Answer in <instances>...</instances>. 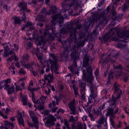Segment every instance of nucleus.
<instances>
[{
    "label": "nucleus",
    "mask_w": 129,
    "mask_h": 129,
    "mask_svg": "<svg viewBox=\"0 0 129 129\" xmlns=\"http://www.w3.org/2000/svg\"><path fill=\"white\" fill-rule=\"evenodd\" d=\"M76 28H62L60 30V34H68L70 33L71 34L70 41H65L64 44L62 43L63 47L67 44H71V42H74L75 43L76 45L73 47V52L71 53V57L74 60H78L79 59V52L77 51L76 50H78L80 47H83L84 46V41L81 40L83 38H85V34H82V35H79L77 32L76 31Z\"/></svg>",
    "instance_id": "f257e3e1"
},
{
    "label": "nucleus",
    "mask_w": 129,
    "mask_h": 129,
    "mask_svg": "<svg viewBox=\"0 0 129 129\" xmlns=\"http://www.w3.org/2000/svg\"><path fill=\"white\" fill-rule=\"evenodd\" d=\"M52 18V25H46V30L44 31V36H40L37 39L36 42L38 43L37 46H39L41 49H43V50H47V45H46V43L47 41L45 40V36L48 35L49 34V30H51L52 33H50L48 34L49 38L51 40H54L55 38L58 37L57 36V33L55 31V25H56V23L58 24H62L63 23V21L64 18L63 16L60 14H58L56 15H54L51 17Z\"/></svg>",
    "instance_id": "f03ea898"
},
{
    "label": "nucleus",
    "mask_w": 129,
    "mask_h": 129,
    "mask_svg": "<svg viewBox=\"0 0 129 129\" xmlns=\"http://www.w3.org/2000/svg\"><path fill=\"white\" fill-rule=\"evenodd\" d=\"M114 88L115 90L114 94L116 95L115 96H113L112 100L108 101L107 103L110 105H113L114 107L113 108L109 109L107 112V113L109 115H110V125H112L113 128H116V127H121V122H119V123L115 126V123H114V117L113 116L115 114V113H117L118 112V107H116V105L118 103V99L120 97V95L122 91L120 90V87L119 85L116 84L114 85Z\"/></svg>",
    "instance_id": "7ed1b4c3"
},
{
    "label": "nucleus",
    "mask_w": 129,
    "mask_h": 129,
    "mask_svg": "<svg viewBox=\"0 0 129 129\" xmlns=\"http://www.w3.org/2000/svg\"><path fill=\"white\" fill-rule=\"evenodd\" d=\"M118 31H119V27L112 28L111 30H110L109 32L104 36V41H108V39L109 38H110V36H111V35H114V34H115V32H116L117 35L118 37V38L116 37H113L112 40L113 41H121L122 42L127 43V42H128L129 38V30H124L121 33H119Z\"/></svg>",
    "instance_id": "20e7f679"
},
{
    "label": "nucleus",
    "mask_w": 129,
    "mask_h": 129,
    "mask_svg": "<svg viewBox=\"0 0 129 129\" xmlns=\"http://www.w3.org/2000/svg\"><path fill=\"white\" fill-rule=\"evenodd\" d=\"M38 51V50L37 49L36 51V56L38 59L39 60L40 63H41V64H44V63L45 65L47 66L48 68L46 70V72H48L49 70V66L50 65V66H51L52 71L55 72V74H58V73H59L58 72V68H59V66L57 64V61H58V57L55 56V54L51 53L49 54L50 58H52V59L54 60V61H53L51 59L45 61V60L43 59L42 54L39 53Z\"/></svg>",
    "instance_id": "39448f33"
},
{
    "label": "nucleus",
    "mask_w": 129,
    "mask_h": 129,
    "mask_svg": "<svg viewBox=\"0 0 129 129\" xmlns=\"http://www.w3.org/2000/svg\"><path fill=\"white\" fill-rule=\"evenodd\" d=\"M89 61V57L85 56L83 60V66L82 68L83 73V81L89 82L90 84L92 83V81L94 80V78L92 77V68L91 66L88 64Z\"/></svg>",
    "instance_id": "423d86ee"
},
{
    "label": "nucleus",
    "mask_w": 129,
    "mask_h": 129,
    "mask_svg": "<svg viewBox=\"0 0 129 129\" xmlns=\"http://www.w3.org/2000/svg\"><path fill=\"white\" fill-rule=\"evenodd\" d=\"M33 85L34 82H33L32 81H30L29 86L28 87V90H29L30 92H32L31 98L33 102L34 103V106L36 107V106L38 105L39 106L37 107V109H38V110H42V109L44 108V105L43 104L46 102V98H47V97H44L42 96L39 99L37 100H36L33 92L37 91L38 89L33 88Z\"/></svg>",
    "instance_id": "0eeeda50"
},
{
    "label": "nucleus",
    "mask_w": 129,
    "mask_h": 129,
    "mask_svg": "<svg viewBox=\"0 0 129 129\" xmlns=\"http://www.w3.org/2000/svg\"><path fill=\"white\" fill-rule=\"evenodd\" d=\"M69 2H72V3L70 5L65 4L62 3L61 6L62 9L64 11V13H66L67 11H69L70 14H72L74 10H77V7L80 6V2H78V0H68Z\"/></svg>",
    "instance_id": "6e6552de"
},
{
    "label": "nucleus",
    "mask_w": 129,
    "mask_h": 129,
    "mask_svg": "<svg viewBox=\"0 0 129 129\" xmlns=\"http://www.w3.org/2000/svg\"><path fill=\"white\" fill-rule=\"evenodd\" d=\"M57 8H56V6L51 7L50 11H49V12H47V9L46 8H43L39 15H38L36 18L35 21H38V22H44V21H45V17H46V15H50L51 13V14H55Z\"/></svg>",
    "instance_id": "1a4fd4ad"
},
{
    "label": "nucleus",
    "mask_w": 129,
    "mask_h": 129,
    "mask_svg": "<svg viewBox=\"0 0 129 129\" xmlns=\"http://www.w3.org/2000/svg\"><path fill=\"white\" fill-rule=\"evenodd\" d=\"M12 82L11 79H8L5 81H2L0 83V89H3L4 88V89H6L8 92V94H11L15 91V88L14 86H11L9 84Z\"/></svg>",
    "instance_id": "9d476101"
},
{
    "label": "nucleus",
    "mask_w": 129,
    "mask_h": 129,
    "mask_svg": "<svg viewBox=\"0 0 129 129\" xmlns=\"http://www.w3.org/2000/svg\"><path fill=\"white\" fill-rule=\"evenodd\" d=\"M49 110H46L42 113V114H44V116L47 115V120L46 121V123H45V125L46 126H50V125H55V121H56V118L54 117L52 114H49Z\"/></svg>",
    "instance_id": "9b49d317"
},
{
    "label": "nucleus",
    "mask_w": 129,
    "mask_h": 129,
    "mask_svg": "<svg viewBox=\"0 0 129 129\" xmlns=\"http://www.w3.org/2000/svg\"><path fill=\"white\" fill-rule=\"evenodd\" d=\"M29 115L30 117H31L32 121H33L34 123L30 122L28 121V124L30 127H35L36 128H38V117L35 115V113H34L32 111H29Z\"/></svg>",
    "instance_id": "f8f14e48"
},
{
    "label": "nucleus",
    "mask_w": 129,
    "mask_h": 129,
    "mask_svg": "<svg viewBox=\"0 0 129 129\" xmlns=\"http://www.w3.org/2000/svg\"><path fill=\"white\" fill-rule=\"evenodd\" d=\"M8 43H3L2 44L3 46H4V49L0 50V56H3V57H7L9 56V55H12V54H14V50H10L9 48V45H6ZM0 61H2V59L0 57Z\"/></svg>",
    "instance_id": "ddd939ff"
},
{
    "label": "nucleus",
    "mask_w": 129,
    "mask_h": 129,
    "mask_svg": "<svg viewBox=\"0 0 129 129\" xmlns=\"http://www.w3.org/2000/svg\"><path fill=\"white\" fill-rule=\"evenodd\" d=\"M98 124L97 127L99 129H108V126L107 125V122H106V119L103 116H101L100 119L98 120Z\"/></svg>",
    "instance_id": "4468645a"
},
{
    "label": "nucleus",
    "mask_w": 129,
    "mask_h": 129,
    "mask_svg": "<svg viewBox=\"0 0 129 129\" xmlns=\"http://www.w3.org/2000/svg\"><path fill=\"white\" fill-rule=\"evenodd\" d=\"M54 80V76H53L51 74H49L48 75L44 76V80H42L41 82V83L42 84L43 86L47 83V81L48 82L47 83V86H50L51 87V83L53 82Z\"/></svg>",
    "instance_id": "2eb2a0df"
},
{
    "label": "nucleus",
    "mask_w": 129,
    "mask_h": 129,
    "mask_svg": "<svg viewBox=\"0 0 129 129\" xmlns=\"http://www.w3.org/2000/svg\"><path fill=\"white\" fill-rule=\"evenodd\" d=\"M77 103V102H75V99H74L73 101L71 102L69 104V107L71 109L70 114H74V115H76L78 114L76 110L75 109V105Z\"/></svg>",
    "instance_id": "dca6fc26"
},
{
    "label": "nucleus",
    "mask_w": 129,
    "mask_h": 129,
    "mask_svg": "<svg viewBox=\"0 0 129 129\" xmlns=\"http://www.w3.org/2000/svg\"><path fill=\"white\" fill-rule=\"evenodd\" d=\"M23 61H21L22 66H24L25 68H26V69H31L32 68V66H33V63H29L25 64L24 63H26V62L28 61V60L29 59V55L28 54H25L23 57H22Z\"/></svg>",
    "instance_id": "f3484780"
},
{
    "label": "nucleus",
    "mask_w": 129,
    "mask_h": 129,
    "mask_svg": "<svg viewBox=\"0 0 129 129\" xmlns=\"http://www.w3.org/2000/svg\"><path fill=\"white\" fill-rule=\"evenodd\" d=\"M24 80H25V78H20L19 79L18 82L15 84L16 87V91H19L20 90H22V89H24V85H25Z\"/></svg>",
    "instance_id": "a211bd4d"
},
{
    "label": "nucleus",
    "mask_w": 129,
    "mask_h": 129,
    "mask_svg": "<svg viewBox=\"0 0 129 129\" xmlns=\"http://www.w3.org/2000/svg\"><path fill=\"white\" fill-rule=\"evenodd\" d=\"M72 128L73 129H87V126L86 124L84 123L82 124L81 122H78L76 125V123H74L72 124Z\"/></svg>",
    "instance_id": "6ab92c4d"
},
{
    "label": "nucleus",
    "mask_w": 129,
    "mask_h": 129,
    "mask_svg": "<svg viewBox=\"0 0 129 129\" xmlns=\"http://www.w3.org/2000/svg\"><path fill=\"white\" fill-rule=\"evenodd\" d=\"M18 120L19 124L22 125V126H25V121H24V118H23V116L24 115V111H22V113L18 112Z\"/></svg>",
    "instance_id": "aec40b11"
},
{
    "label": "nucleus",
    "mask_w": 129,
    "mask_h": 129,
    "mask_svg": "<svg viewBox=\"0 0 129 129\" xmlns=\"http://www.w3.org/2000/svg\"><path fill=\"white\" fill-rule=\"evenodd\" d=\"M12 19L14 20L15 25H16V24H20L21 21H24V22H26V15H25V13H23L22 19H21V17H17L16 16L13 17Z\"/></svg>",
    "instance_id": "412c9836"
},
{
    "label": "nucleus",
    "mask_w": 129,
    "mask_h": 129,
    "mask_svg": "<svg viewBox=\"0 0 129 129\" xmlns=\"http://www.w3.org/2000/svg\"><path fill=\"white\" fill-rule=\"evenodd\" d=\"M14 127H15V123L14 122L7 120L5 121V129H14Z\"/></svg>",
    "instance_id": "4be33fe9"
},
{
    "label": "nucleus",
    "mask_w": 129,
    "mask_h": 129,
    "mask_svg": "<svg viewBox=\"0 0 129 129\" xmlns=\"http://www.w3.org/2000/svg\"><path fill=\"white\" fill-rule=\"evenodd\" d=\"M20 96L22 98V100L23 102L24 105H27L29 106V107H32V103L30 102H28V98H27V96H23V95L21 94H20Z\"/></svg>",
    "instance_id": "5701e85b"
},
{
    "label": "nucleus",
    "mask_w": 129,
    "mask_h": 129,
    "mask_svg": "<svg viewBox=\"0 0 129 129\" xmlns=\"http://www.w3.org/2000/svg\"><path fill=\"white\" fill-rule=\"evenodd\" d=\"M90 89L91 90V94L89 97V102H91V100H92V99H94L95 101H96V100H95V98H96V96H97L96 93H94V92H93V90H92V86H91L90 87Z\"/></svg>",
    "instance_id": "b1692460"
},
{
    "label": "nucleus",
    "mask_w": 129,
    "mask_h": 129,
    "mask_svg": "<svg viewBox=\"0 0 129 129\" xmlns=\"http://www.w3.org/2000/svg\"><path fill=\"white\" fill-rule=\"evenodd\" d=\"M100 20H101V22L99 23V26H100L102 25L103 26H104V25H106L108 23V21L107 20V19H106V17H105L103 15H101L100 17Z\"/></svg>",
    "instance_id": "393cba45"
},
{
    "label": "nucleus",
    "mask_w": 129,
    "mask_h": 129,
    "mask_svg": "<svg viewBox=\"0 0 129 129\" xmlns=\"http://www.w3.org/2000/svg\"><path fill=\"white\" fill-rule=\"evenodd\" d=\"M80 92L82 97L84 99L85 98V83H83V86H81Z\"/></svg>",
    "instance_id": "a878e982"
},
{
    "label": "nucleus",
    "mask_w": 129,
    "mask_h": 129,
    "mask_svg": "<svg viewBox=\"0 0 129 129\" xmlns=\"http://www.w3.org/2000/svg\"><path fill=\"white\" fill-rule=\"evenodd\" d=\"M68 69L70 70V71H71V72H72L73 74H77L78 75L79 73L78 71L76 72V69H77V67H76L74 68L73 67L70 66L68 67Z\"/></svg>",
    "instance_id": "bb28decb"
},
{
    "label": "nucleus",
    "mask_w": 129,
    "mask_h": 129,
    "mask_svg": "<svg viewBox=\"0 0 129 129\" xmlns=\"http://www.w3.org/2000/svg\"><path fill=\"white\" fill-rule=\"evenodd\" d=\"M19 7L21 10L26 11V10H27V3L25 2H21L19 4Z\"/></svg>",
    "instance_id": "cd10ccee"
},
{
    "label": "nucleus",
    "mask_w": 129,
    "mask_h": 129,
    "mask_svg": "<svg viewBox=\"0 0 129 129\" xmlns=\"http://www.w3.org/2000/svg\"><path fill=\"white\" fill-rule=\"evenodd\" d=\"M78 120V117L77 116H70V121L72 122L73 123H76V122Z\"/></svg>",
    "instance_id": "c85d7f7f"
},
{
    "label": "nucleus",
    "mask_w": 129,
    "mask_h": 129,
    "mask_svg": "<svg viewBox=\"0 0 129 129\" xmlns=\"http://www.w3.org/2000/svg\"><path fill=\"white\" fill-rule=\"evenodd\" d=\"M14 60H15V61H18V60H19V58H18V57H17L16 55H14L12 56L11 57H9L7 61L8 62H12V61H14Z\"/></svg>",
    "instance_id": "c756f323"
},
{
    "label": "nucleus",
    "mask_w": 129,
    "mask_h": 129,
    "mask_svg": "<svg viewBox=\"0 0 129 129\" xmlns=\"http://www.w3.org/2000/svg\"><path fill=\"white\" fill-rule=\"evenodd\" d=\"M49 2H50V0H45V4L46 5H48L49 3ZM39 5L40 4V7L43 6V4H44V0H38V2Z\"/></svg>",
    "instance_id": "7c9ffc66"
},
{
    "label": "nucleus",
    "mask_w": 129,
    "mask_h": 129,
    "mask_svg": "<svg viewBox=\"0 0 129 129\" xmlns=\"http://www.w3.org/2000/svg\"><path fill=\"white\" fill-rule=\"evenodd\" d=\"M15 70V67L14 66V64H12V66L9 67V71H10V72H12V74L14 75L16 74V71Z\"/></svg>",
    "instance_id": "2f4dec72"
},
{
    "label": "nucleus",
    "mask_w": 129,
    "mask_h": 129,
    "mask_svg": "<svg viewBox=\"0 0 129 129\" xmlns=\"http://www.w3.org/2000/svg\"><path fill=\"white\" fill-rule=\"evenodd\" d=\"M13 47L14 48V49L11 50V51H14V53H15V51H17L18 50H19V45L17 44H14L13 45Z\"/></svg>",
    "instance_id": "473e14b6"
},
{
    "label": "nucleus",
    "mask_w": 129,
    "mask_h": 129,
    "mask_svg": "<svg viewBox=\"0 0 129 129\" xmlns=\"http://www.w3.org/2000/svg\"><path fill=\"white\" fill-rule=\"evenodd\" d=\"M89 116L90 118H91V120L93 121H94V120H95V118H96V117H95V116L92 114H89Z\"/></svg>",
    "instance_id": "72a5a7b5"
},
{
    "label": "nucleus",
    "mask_w": 129,
    "mask_h": 129,
    "mask_svg": "<svg viewBox=\"0 0 129 129\" xmlns=\"http://www.w3.org/2000/svg\"><path fill=\"white\" fill-rule=\"evenodd\" d=\"M19 74H22V75H25V74H26V71H25V70H24V69L21 68L19 70Z\"/></svg>",
    "instance_id": "f704fd0d"
},
{
    "label": "nucleus",
    "mask_w": 129,
    "mask_h": 129,
    "mask_svg": "<svg viewBox=\"0 0 129 129\" xmlns=\"http://www.w3.org/2000/svg\"><path fill=\"white\" fill-rule=\"evenodd\" d=\"M59 103V99L56 98V102L55 101H52V105L53 106H56L57 104Z\"/></svg>",
    "instance_id": "c9c22d12"
},
{
    "label": "nucleus",
    "mask_w": 129,
    "mask_h": 129,
    "mask_svg": "<svg viewBox=\"0 0 129 129\" xmlns=\"http://www.w3.org/2000/svg\"><path fill=\"white\" fill-rule=\"evenodd\" d=\"M64 50L66 52V53H69V52H70V51H72V49H71V47L69 46V47H66L64 48Z\"/></svg>",
    "instance_id": "e433bc0d"
},
{
    "label": "nucleus",
    "mask_w": 129,
    "mask_h": 129,
    "mask_svg": "<svg viewBox=\"0 0 129 129\" xmlns=\"http://www.w3.org/2000/svg\"><path fill=\"white\" fill-rule=\"evenodd\" d=\"M104 4V0H100V2L98 4V8H100Z\"/></svg>",
    "instance_id": "4c0bfd02"
},
{
    "label": "nucleus",
    "mask_w": 129,
    "mask_h": 129,
    "mask_svg": "<svg viewBox=\"0 0 129 129\" xmlns=\"http://www.w3.org/2000/svg\"><path fill=\"white\" fill-rule=\"evenodd\" d=\"M118 48H120V49H123L124 47H125V45L121 44H117Z\"/></svg>",
    "instance_id": "58836bf2"
},
{
    "label": "nucleus",
    "mask_w": 129,
    "mask_h": 129,
    "mask_svg": "<svg viewBox=\"0 0 129 129\" xmlns=\"http://www.w3.org/2000/svg\"><path fill=\"white\" fill-rule=\"evenodd\" d=\"M0 115H1V116H2L3 118H5L6 119V118H8V116H7V115L4 114V113H3V112H2V111H0Z\"/></svg>",
    "instance_id": "ea45409f"
},
{
    "label": "nucleus",
    "mask_w": 129,
    "mask_h": 129,
    "mask_svg": "<svg viewBox=\"0 0 129 129\" xmlns=\"http://www.w3.org/2000/svg\"><path fill=\"white\" fill-rule=\"evenodd\" d=\"M94 74H95L96 77L97 78V76H98V75H99V70L97 69L96 70V71L95 72Z\"/></svg>",
    "instance_id": "a19ab883"
},
{
    "label": "nucleus",
    "mask_w": 129,
    "mask_h": 129,
    "mask_svg": "<svg viewBox=\"0 0 129 129\" xmlns=\"http://www.w3.org/2000/svg\"><path fill=\"white\" fill-rule=\"evenodd\" d=\"M120 75H123V73L121 72H117V74H116V77H119Z\"/></svg>",
    "instance_id": "79ce46f5"
},
{
    "label": "nucleus",
    "mask_w": 129,
    "mask_h": 129,
    "mask_svg": "<svg viewBox=\"0 0 129 129\" xmlns=\"http://www.w3.org/2000/svg\"><path fill=\"white\" fill-rule=\"evenodd\" d=\"M113 73L111 72L110 74H109L108 79L110 80L111 78H113Z\"/></svg>",
    "instance_id": "37998d69"
},
{
    "label": "nucleus",
    "mask_w": 129,
    "mask_h": 129,
    "mask_svg": "<svg viewBox=\"0 0 129 129\" xmlns=\"http://www.w3.org/2000/svg\"><path fill=\"white\" fill-rule=\"evenodd\" d=\"M57 109H58V107H53L51 109V112H55L57 110Z\"/></svg>",
    "instance_id": "c03bdc74"
},
{
    "label": "nucleus",
    "mask_w": 129,
    "mask_h": 129,
    "mask_svg": "<svg viewBox=\"0 0 129 129\" xmlns=\"http://www.w3.org/2000/svg\"><path fill=\"white\" fill-rule=\"evenodd\" d=\"M82 119L83 121H86L87 120V116L84 115Z\"/></svg>",
    "instance_id": "a18cd8bd"
},
{
    "label": "nucleus",
    "mask_w": 129,
    "mask_h": 129,
    "mask_svg": "<svg viewBox=\"0 0 129 129\" xmlns=\"http://www.w3.org/2000/svg\"><path fill=\"white\" fill-rule=\"evenodd\" d=\"M86 112L87 113H89V114H90V113L91 112V108H89L86 109Z\"/></svg>",
    "instance_id": "49530a36"
},
{
    "label": "nucleus",
    "mask_w": 129,
    "mask_h": 129,
    "mask_svg": "<svg viewBox=\"0 0 129 129\" xmlns=\"http://www.w3.org/2000/svg\"><path fill=\"white\" fill-rule=\"evenodd\" d=\"M15 66L17 67V68H21V62H17L15 64Z\"/></svg>",
    "instance_id": "de8ad7c7"
},
{
    "label": "nucleus",
    "mask_w": 129,
    "mask_h": 129,
    "mask_svg": "<svg viewBox=\"0 0 129 129\" xmlns=\"http://www.w3.org/2000/svg\"><path fill=\"white\" fill-rule=\"evenodd\" d=\"M59 112H61V113H64V110L60 108L57 111V114L59 113Z\"/></svg>",
    "instance_id": "09e8293b"
},
{
    "label": "nucleus",
    "mask_w": 129,
    "mask_h": 129,
    "mask_svg": "<svg viewBox=\"0 0 129 129\" xmlns=\"http://www.w3.org/2000/svg\"><path fill=\"white\" fill-rule=\"evenodd\" d=\"M64 125H66V126H67L68 128H70V127H69V124L68 123V122L66 121L64 123Z\"/></svg>",
    "instance_id": "8fccbe9b"
},
{
    "label": "nucleus",
    "mask_w": 129,
    "mask_h": 129,
    "mask_svg": "<svg viewBox=\"0 0 129 129\" xmlns=\"http://www.w3.org/2000/svg\"><path fill=\"white\" fill-rule=\"evenodd\" d=\"M93 33L94 34L95 36H98V32L96 31V29H95L93 32Z\"/></svg>",
    "instance_id": "3c124183"
},
{
    "label": "nucleus",
    "mask_w": 129,
    "mask_h": 129,
    "mask_svg": "<svg viewBox=\"0 0 129 129\" xmlns=\"http://www.w3.org/2000/svg\"><path fill=\"white\" fill-rule=\"evenodd\" d=\"M30 26H32V23L31 22H27V23L25 25V27H30Z\"/></svg>",
    "instance_id": "603ef678"
},
{
    "label": "nucleus",
    "mask_w": 129,
    "mask_h": 129,
    "mask_svg": "<svg viewBox=\"0 0 129 129\" xmlns=\"http://www.w3.org/2000/svg\"><path fill=\"white\" fill-rule=\"evenodd\" d=\"M32 74L34 75V76H37L38 75V73L34 71H32Z\"/></svg>",
    "instance_id": "864d4df0"
},
{
    "label": "nucleus",
    "mask_w": 129,
    "mask_h": 129,
    "mask_svg": "<svg viewBox=\"0 0 129 129\" xmlns=\"http://www.w3.org/2000/svg\"><path fill=\"white\" fill-rule=\"evenodd\" d=\"M114 69H121V66H114Z\"/></svg>",
    "instance_id": "5fc2aeb1"
},
{
    "label": "nucleus",
    "mask_w": 129,
    "mask_h": 129,
    "mask_svg": "<svg viewBox=\"0 0 129 129\" xmlns=\"http://www.w3.org/2000/svg\"><path fill=\"white\" fill-rule=\"evenodd\" d=\"M123 80L124 82H126V81H127V77H126V75H125V76L123 78Z\"/></svg>",
    "instance_id": "6e6d98bb"
},
{
    "label": "nucleus",
    "mask_w": 129,
    "mask_h": 129,
    "mask_svg": "<svg viewBox=\"0 0 129 129\" xmlns=\"http://www.w3.org/2000/svg\"><path fill=\"white\" fill-rule=\"evenodd\" d=\"M119 55V52H117V54L113 55L114 58H117V56Z\"/></svg>",
    "instance_id": "4d7b16f0"
},
{
    "label": "nucleus",
    "mask_w": 129,
    "mask_h": 129,
    "mask_svg": "<svg viewBox=\"0 0 129 129\" xmlns=\"http://www.w3.org/2000/svg\"><path fill=\"white\" fill-rule=\"evenodd\" d=\"M28 46L29 48H31V47L33 46V43H32V42H29Z\"/></svg>",
    "instance_id": "13d9d810"
},
{
    "label": "nucleus",
    "mask_w": 129,
    "mask_h": 129,
    "mask_svg": "<svg viewBox=\"0 0 129 129\" xmlns=\"http://www.w3.org/2000/svg\"><path fill=\"white\" fill-rule=\"evenodd\" d=\"M32 4H33V5H36V4H37V1L32 0Z\"/></svg>",
    "instance_id": "bf43d9fd"
},
{
    "label": "nucleus",
    "mask_w": 129,
    "mask_h": 129,
    "mask_svg": "<svg viewBox=\"0 0 129 129\" xmlns=\"http://www.w3.org/2000/svg\"><path fill=\"white\" fill-rule=\"evenodd\" d=\"M45 93L47 95H49V94H50V89H48V91H45Z\"/></svg>",
    "instance_id": "052dcab7"
},
{
    "label": "nucleus",
    "mask_w": 129,
    "mask_h": 129,
    "mask_svg": "<svg viewBox=\"0 0 129 129\" xmlns=\"http://www.w3.org/2000/svg\"><path fill=\"white\" fill-rule=\"evenodd\" d=\"M34 27H30V29L28 31H31V32H34Z\"/></svg>",
    "instance_id": "680f3d73"
},
{
    "label": "nucleus",
    "mask_w": 129,
    "mask_h": 129,
    "mask_svg": "<svg viewBox=\"0 0 129 129\" xmlns=\"http://www.w3.org/2000/svg\"><path fill=\"white\" fill-rule=\"evenodd\" d=\"M109 10H110V8L109 7H108L107 10L105 11V12H107V14L109 13Z\"/></svg>",
    "instance_id": "e2e57ef3"
},
{
    "label": "nucleus",
    "mask_w": 129,
    "mask_h": 129,
    "mask_svg": "<svg viewBox=\"0 0 129 129\" xmlns=\"http://www.w3.org/2000/svg\"><path fill=\"white\" fill-rule=\"evenodd\" d=\"M74 92L76 95H78V92H77V90L74 89Z\"/></svg>",
    "instance_id": "0e129e2a"
},
{
    "label": "nucleus",
    "mask_w": 129,
    "mask_h": 129,
    "mask_svg": "<svg viewBox=\"0 0 129 129\" xmlns=\"http://www.w3.org/2000/svg\"><path fill=\"white\" fill-rule=\"evenodd\" d=\"M120 0H116L115 2V5H117V4H118V3H119V1Z\"/></svg>",
    "instance_id": "69168bd1"
},
{
    "label": "nucleus",
    "mask_w": 129,
    "mask_h": 129,
    "mask_svg": "<svg viewBox=\"0 0 129 129\" xmlns=\"http://www.w3.org/2000/svg\"><path fill=\"white\" fill-rule=\"evenodd\" d=\"M106 104H106V103H105L103 105L102 109H103V108H104V107H105V106H106Z\"/></svg>",
    "instance_id": "338daca9"
},
{
    "label": "nucleus",
    "mask_w": 129,
    "mask_h": 129,
    "mask_svg": "<svg viewBox=\"0 0 129 129\" xmlns=\"http://www.w3.org/2000/svg\"><path fill=\"white\" fill-rule=\"evenodd\" d=\"M127 69L126 70V71H127L128 72H129V65L127 66Z\"/></svg>",
    "instance_id": "774afa93"
}]
</instances>
